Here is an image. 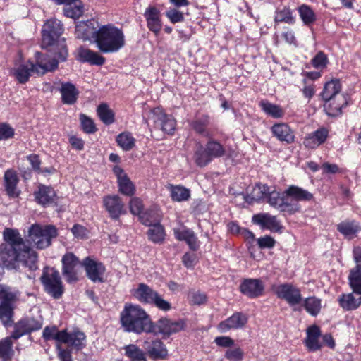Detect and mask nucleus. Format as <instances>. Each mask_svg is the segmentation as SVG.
<instances>
[{
	"instance_id": "f257e3e1",
	"label": "nucleus",
	"mask_w": 361,
	"mask_h": 361,
	"mask_svg": "<svg viewBox=\"0 0 361 361\" xmlns=\"http://www.w3.org/2000/svg\"><path fill=\"white\" fill-rule=\"evenodd\" d=\"M3 237L8 243L0 245V257L5 266L16 267L22 265L32 270L37 269V253L25 244L18 230L6 228Z\"/></svg>"
},
{
	"instance_id": "f03ea898",
	"label": "nucleus",
	"mask_w": 361,
	"mask_h": 361,
	"mask_svg": "<svg viewBox=\"0 0 361 361\" xmlns=\"http://www.w3.org/2000/svg\"><path fill=\"white\" fill-rule=\"evenodd\" d=\"M244 199L249 204L266 200L271 207L288 214H293L299 209L296 203H289L281 197L279 192L262 183H257Z\"/></svg>"
},
{
	"instance_id": "7ed1b4c3",
	"label": "nucleus",
	"mask_w": 361,
	"mask_h": 361,
	"mask_svg": "<svg viewBox=\"0 0 361 361\" xmlns=\"http://www.w3.org/2000/svg\"><path fill=\"white\" fill-rule=\"evenodd\" d=\"M63 32L61 21L57 19L47 20L42 29V47H51L50 51L54 53L52 59L57 61H64L68 56V51L63 38L61 35Z\"/></svg>"
},
{
	"instance_id": "20e7f679",
	"label": "nucleus",
	"mask_w": 361,
	"mask_h": 361,
	"mask_svg": "<svg viewBox=\"0 0 361 361\" xmlns=\"http://www.w3.org/2000/svg\"><path fill=\"white\" fill-rule=\"evenodd\" d=\"M120 317L125 331L140 334L153 331V324L149 317L139 305L126 304Z\"/></svg>"
},
{
	"instance_id": "39448f33",
	"label": "nucleus",
	"mask_w": 361,
	"mask_h": 361,
	"mask_svg": "<svg viewBox=\"0 0 361 361\" xmlns=\"http://www.w3.org/2000/svg\"><path fill=\"white\" fill-rule=\"evenodd\" d=\"M35 63L28 61L25 63H16L11 70V74L20 83H25L28 81L31 75L34 73L38 75H44L48 71L55 70L57 66V61L51 59L50 56H45L37 52L35 54Z\"/></svg>"
},
{
	"instance_id": "423d86ee",
	"label": "nucleus",
	"mask_w": 361,
	"mask_h": 361,
	"mask_svg": "<svg viewBox=\"0 0 361 361\" xmlns=\"http://www.w3.org/2000/svg\"><path fill=\"white\" fill-rule=\"evenodd\" d=\"M126 44L123 30L112 24L102 25L97 30V47L103 53H114Z\"/></svg>"
},
{
	"instance_id": "0eeeda50",
	"label": "nucleus",
	"mask_w": 361,
	"mask_h": 361,
	"mask_svg": "<svg viewBox=\"0 0 361 361\" xmlns=\"http://www.w3.org/2000/svg\"><path fill=\"white\" fill-rule=\"evenodd\" d=\"M43 338L46 341L54 340L57 350L58 345L61 347V344H66L77 350H81L86 345V336L79 330L68 333L66 330L59 331L56 326H47L43 331Z\"/></svg>"
},
{
	"instance_id": "6e6552de",
	"label": "nucleus",
	"mask_w": 361,
	"mask_h": 361,
	"mask_svg": "<svg viewBox=\"0 0 361 361\" xmlns=\"http://www.w3.org/2000/svg\"><path fill=\"white\" fill-rule=\"evenodd\" d=\"M57 235V229L54 226L33 224L27 230L26 240L33 247L44 250L51 245L52 240Z\"/></svg>"
},
{
	"instance_id": "1a4fd4ad",
	"label": "nucleus",
	"mask_w": 361,
	"mask_h": 361,
	"mask_svg": "<svg viewBox=\"0 0 361 361\" xmlns=\"http://www.w3.org/2000/svg\"><path fill=\"white\" fill-rule=\"evenodd\" d=\"M349 284L353 293L342 294L338 298L340 306L348 311L357 309L361 305V267L350 270Z\"/></svg>"
},
{
	"instance_id": "9d476101",
	"label": "nucleus",
	"mask_w": 361,
	"mask_h": 361,
	"mask_svg": "<svg viewBox=\"0 0 361 361\" xmlns=\"http://www.w3.org/2000/svg\"><path fill=\"white\" fill-rule=\"evenodd\" d=\"M45 290L54 298H59L63 293V286L59 271L46 268L41 277Z\"/></svg>"
},
{
	"instance_id": "9b49d317",
	"label": "nucleus",
	"mask_w": 361,
	"mask_h": 361,
	"mask_svg": "<svg viewBox=\"0 0 361 361\" xmlns=\"http://www.w3.org/2000/svg\"><path fill=\"white\" fill-rule=\"evenodd\" d=\"M186 328V322L183 319L172 321L167 318H161L153 325V331L155 334H160L163 336L169 337L173 334L178 333Z\"/></svg>"
},
{
	"instance_id": "f8f14e48",
	"label": "nucleus",
	"mask_w": 361,
	"mask_h": 361,
	"mask_svg": "<svg viewBox=\"0 0 361 361\" xmlns=\"http://www.w3.org/2000/svg\"><path fill=\"white\" fill-rule=\"evenodd\" d=\"M16 299V295L11 288L0 284V319L4 325L8 324L12 315L11 302Z\"/></svg>"
},
{
	"instance_id": "ddd939ff",
	"label": "nucleus",
	"mask_w": 361,
	"mask_h": 361,
	"mask_svg": "<svg viewBox=\"0 0 361 361\" xmlns=\"http://www.w3.org/2000/svg\"><path fill=\"white\" fill-rule=\"evenodd\" d=\"M275 293L279 298L286 300L290 306L298 305L302 301L300 289L291 283H283L276 286Z\"/></svg>"
},
{
	"instance_id": "4468645a",
	"label": "nucleus",
	"mask_w": 361,
	"mask_h": 361,
	"mask_svg": "<svg viewBox=\"0 0 361 361\" xmlns=\"http://www.w3.org/2000/svg\"><path fill=\"white\" fill-rule=\"evenodd\" d=\"M281 197L284 198V200L289 203H296L299 207V209L296 212H300L301 209L299 202H309L314 198L311 192L294 185L288 186V188L281 194Z\"/></svg>"
},
{
	"instance_id": "2eb2a0df",
	"label": "nucleus",
	"mask_w": 361,
	"mask_h": 361,
	"mask_svg": "<svg viewBox=\"0 0 361 361\" xmlns=\"http://www.w3.org/2000/svg\"><path fill=\"white\" fill-rule=\"evenodd\" d=\"M147 216L148 214H143L141 216V221L142 224L149 226L147 231L149 239L156 243L163 242L165 237L164 227L160 224H152L153 221L159 220L160 215L158 213L153 214V216L151 217L152 220H149Z\"/></svg>"
},
{
	"instance_id": "dca6fc26",
	"label": "nucleus",
	"mask_w": 361,
	"mask_h": 361,
	"mask_svg": "<svg viewBox=\"0 0 361 361\" xmlns=\"http://www.w3.org/2000/svg\"><path fill=\"white\" fill-rule=\"evenodd\" d=\"M252 221L262 229L269 230L271 232H282L283 226L277 216L269 213H259L253 215Z\"/></svg>"
},
{
	"instance_id": "f3484780",
	"label": "nucleus",
	"mask_w": 361,
	"mask_h": 361,
	"mask_svg": "<svg viewBox=\"0 0 361 361\" xmlns=\"http://www.w3.org/2000/svg\"><path fill=\"white\" fill-rule=\"evenodd\" d=\"M63 274L66 281L72 283L78 280L77 267L79 265V260L73 253L66 254L62 258Z\"/></svg>"
},
{
	"instance_id": "a211bd4d",
	"label": "nucleus",
	"mask_w": 361,
	"mask_h": 361,
	"mask_svg": "<svg viewBox=\"0 0 361 361\" xmlns=\"http://www.w3.org/2000/svg\"><path fill=\"white\" fill-rule=\"evenodd\" d=\"M42 326V319L39 317L35 318H25L19 321L16 325L12 337L17 339L25 334L30 333L33 331H37Z\"/></svg>"
},
{
	"instance_id": "6ab92c4d",
	"label": "nucleus",
	"mask_w": 361,
	"mask_h": 361,
	"mask_svg": "<svg viewBox=\"0 0 361 361\" xmlns=\"http://www.w3.org/2000/svg\"><path fill=\"white\" fill-rule=\"evenodd\" d=\"M151 114L154 122L160 126L164 132L168 134H172L174 132L176 122L171 116L166 114L159 107L152 110Z\"/></svg>"
},
{
	"instance_id": "aec40b11",
	"label": "nucleus",
	"mask_w": 361,
	"mask_h": 361,
	"mask_svg": "<svg viewBox=\"0 0 361 361\" xmlns=\"http://www.w3.org/2000/svg\"><path fill=\"white\" fill-rule=\"evenodd\" d=\"M82 265L84 267L87 273V277L94 283L104 282V274L105 272V267L101 263L90 257H86Z\"/></svg>"
},
{
	"instance_id": "412c9836",
	"label": "nucleus",
	"mask_w": 361,
	"mask_h": 361,
	"mask_svg": "<svg viewBox=\"0 0 361 361\" xmlns=\"http://www.w3.org/2000/svg\"><path fill=\"white\" fill-rule=\"evenodd\" d=\"M247 317L241 312H235L226 319L221 322L217 326L221 333H226L231 329L243 328L247 322Z\"/></svg>"
},
{
	"instance_id": "4be33fe9",
	"label": "nucleus",
	"mask_w": 361,
	"mask_h": 361,
	"mask_svg": "<svg viewBox=\"0 0 361 361\" xmlns=\"http://www.w3.org/2000/svg\"><path fill=\"white\" fill-rule=\"evenodd\" d=\"M240 289L245 295L254 298L262 295L264 286L260 279H247L241 283Z\"/></svg>"
},
{
	"instance_id": "5701e85b",
	"label": "nucleus",
	"mask_w": 361,
	"mask_h": 361,
	"mask_svg": "<svg viewBox=\"0 0 361 361\" xmlns=\"http://www.w3.org/2000/svg\"><path fill=\"white\" fill-rule=\"evenodd\" d=\"M144 348L150 357L153 359H165L168 351L165 345L159 339L147 338L144 342Z\"/></svg>"
},
{
	"instance_id": "b1692460",
	"label": "nucleus",
	"mask_w": 361,
	"mask_h": 361,
	"mask_svg": "<svg viewBox=\"0 0 361 361\" xmlns=\"http://www.w3.org/2000/svg\"><path fill=\"white\" fill-rule=\"evenodd\" d=\"M19 178L16 171L8 169L4 176V185L6 194L11 198L18 197L20 190L18 188Z\"/></svg>"
},
{
	"instance_id": "393cba45",
	"label": "nucleus",
	"mask_w": 361,
	"mask_h": 361,
	"mask_svg": "<svg viewBox=\"0 0 361 361\" xmlns=\"http://www.w3.org/2000/svg\"><path fill=\"white\" fill-rule=\"evenodd\" d=\"M114 173L117 178L119 192L126 195H133L135 187L125 171L119 166H115L113 169Z\"/></svg>"
},
{
	"instance_id": "a878e982",
	"label": "nucleus",
	"mask_w": 361,
	"mask_h": 361,
	"mask_svg": "<svg viewBox=\"0 0 361 361\" xmlns=\"http://www.w3.org/2000/svg\"><path fill=\"white\" fill-rule=\"evenodd\" d=\"M103 204L112 219H118L123 212L124 204L118 195L104 197Z\"/></svg>"
},
{
	"instance_id": "bb28decb",
	"label": "nucleus",
	"mask_w": 361,
	"mask_h": 361,
	"mask_svg": "<svg viewBox=\"0 0 361 361\" xmlns=\"http://www.w3.org/2000/svg\"><path fill=\"white\" fill-rule=\"evenodd\" d=\"M328 135L329 130L325 128H320L308 134L305 137L303 144L307 148L315 149L326 140Z\"/></svg>"
},
{
	"instance_id": "cd10ccee",
	"label": "nucleus",
	"mask_w": 361,
	"mask_h": 361,
	"mask_svg": "<svg viewBox=\"0 0 361 361\" xmlns=\"http://www.w3.org/2000/svg\"><path fill=\"white\" fill-rule=\"evenodd\" d=\"M76 53L77 58L82 62H87L97 66H102L105 62V59L99 54L83 47H79Z\"/></svg>"
},
{
	"instance_id": "c85d7f7f",
	"label": "nucleus",
	"mask_w": 361,
	"mask_h": 361,
	"mask_svg": "<svg viewBox=\"0 0 361 361\" xmlns=\"http://www.w3.org/2000/svg\"><path fill=\"white\" fill-rule=\"evenodd\" d=\"M144 16L149 30L158 35L161 29L159 11L154 6H149L146 8Z\"/></svg>"
},
{
	"instance_id": "c756f323",
	"label": "nucleus",
	"mask_w": 361,
	"mask_h": 361,
	"mask_svg": "<svg viewBox=\"0 0 361 361\" xmlns=\"http://www.w3.org/2000/svg\"><path fill=\"white\" fill-rule=\"evenodd\" d=\"M348 104L347 98L345 95L338 96L334 99L325 101L324 109L325 112L329 116H338L341 114L342 109Z\"/></svg>"
},
{
	"instance_id": "7c9ffc66",
	"label": "nucleus",
	"mask_w": 361,
	"mask_h": 361,
	"mask_svg": "<svg viewBox=\"0 0 361 361\" xmlns=\"http://www.w3.org/2000/svg\"><path fill=\"white\" fill-rule=\"evenodd\" d=\"M35 200L44 207L49 206L55 201L56 192L53 188L41 185L34 193Z\"/></svg>"
},
{
	"instance_id": "2f4dec72",
	"label": "nucleus",
	"mask_w": 361,
	"mask_h": 361,
	"mask_svg": "<svg viewBox=\"0 0 361 361\" xmlns=\"http://www.w3.org/2000/svg\"><path fill=\"white\" fill-rule=\"evenodd\" d=\"M271 132L281 142H285L288 144L294 142V133L286 123H279L274 124L271 127Z\"/></svg>"
},
{
	"instance_id": "473e14b6",
	"label": "nucleus",
	"mask_w": 361,
	"mask_h": 361,
	"mask_svg": "<svg viewBox=\"0 0 361 361\" xmlns=\"http://www.w3.org/2000/svg\"><path fill=\"white\" fill-rule=\"evenodd\" d=\"M75 35L78 38L83 40H93L96 43L97 30L93 26V23L82 22L75 27Z\"/></svg>"
},
{
	"instance_id": "72a5a7b5",
	"label": "nucleus",
	"mask_w": 361,
	"mask_h": 361,
	"mask_svg": "<svg viewBox=\"0 0 361 361\" xmlns=\"http://www.w3.org/2000/svg\"><path fill=\"white\" fill-rule=\"evenodd\" d=\"M59 91L63 104L71 105L76 102L79 92L73 83L61 82Z\"/></svg>"
},
{
	"instance_id": "f704fd0d",
	"label": "nucleus",
	"mask_w": 361,
	"mask_h": 361,
	"mask_svg": "<svg viewBox=\"0 0 361 361\" xmlns=\"http://www.w3.org/2000/svg\"><path fill=\"white\" fill-rule=\"evenodd\" d=\"M173 233L175 237L178 240L185 241L190 249L196 250L199 247V243L197 237L194 233L185 227L174 228Z\"/></svg>"
},
{
	"instance_id": "c9c22d12",
	"label": "nucleus",
	"mask_w": 361,
	"mask_h": 361,
	"mask_svg": "<svg viewBox=\"0 0 361 361\" xmlns=\"http://www.w3.org/2000/svg\"><path fill=\"white\" fill-rule=\"evenodd\" d=\"M131 293L139 301L151 304L157 293L147 285L140 283L137 288L132 290Z\"/></svg>"
},
{
	"instance_id": "e433bc0d",
	"label": "nucleus",
	"mask_w": 361,
	"mask_h": 361,
	"mask_svg": "<svg viewBox=\"0 0 361 361\" xmlns=\"http://www.w3.org/2000/svg\"><path fill=\"white\" fill-rule=\"evenodd\" d=\"M341 90V85L340 81L337 79H334L325 83L320 95L325 102L337 98L338 96L343 95L340 93Z\"/></svg>"
},
{
	"instance_id": "4c0bfd02",
	"label": "nucleus",
	"mask_w": 361,
	"mask_h": 361,
	"mask_svg": "<svg viewBox=\"0 0 361 361\" xmlns=\"http://www.w3.org/2000/svg\"><path fill=\"white\" fill-rule=\"evenodd\" d=\"M360 229V224L355 221L345 220L337 225V230L349 239L355 237Z\"/></svg>"
},
{
	"instance_id": "58836bf2",
	"label": "nucleus",
	"mask_w": 361,
	"mask_h": 361,
	"mask_svg": "<svg viewBox=\"0 0 361 361\" xmlns=\"http://www.w3.org/2000/svg\"><path fill=\"white\" fill-rule=\"evenodd\" d=\"M320 330L317 326H312L307 330V338L305 344L310 350L315 351L319 350L322 345L319 341Z\"/></svg>"
},
{
	"instance_id": "ea45409f",
	"label": "nucleus",
	"mask_w": 361,
	"mask_h": 361,
	"mask_svg": "<svg viewBox=\"0 0 361 361\" xmlns=\"http://www.w3.org/2000/svg\"><path fill=\"white\" fill-rule=\"evenodd\" d=\"M12 336L0 341V358L2 361H11L14 354L13 349Z\"/></svg>"
},
{
	"instance_id": "a19ab883",
	"label": "nucleus",
	"mask_w": 361,
	"mask_h": 361,
	"mask_svg": "<svg viewBox=\"0 0 361 361\" xmlns=\"http://www.w3.org/2000/svg\"><path fill=\"white\" fill-rule=\"evenodd\" d=\"M167 188L173 201H185L190 197V190L181 185H169Z\"/></svg>"
},
{
	"instance_id": "79ce46f5",
	"label": "nucleus",
	"mask_w": 361,
	"mask_h": 361,
	"mask_svg": "<svg viewBox=\"0 0 361 361\" xmlns=\"http://www.w3.org/2000/svg\"><path fill=\"white\" fill-rule=\"evenodd\" d=\"M118 145L125 151L132 149L135 145V139L129 132H123L116 137Z\"/></svg>"
},
{
	"instance_id": "37998d69",
	"label": "nucleus",
	"mask_w": 361,
	"mask_h": 361,
	"mask_svg": "<svg viewBox=\"0 0 361 361\" xmlns=\"http://www.w3.org/2000/svg\"><path fill=\"white\" fill-rule=\"evenodd\" d=\"M259 106L267 114L273 118H279L284 115L283 110L279 106L267 101L260 102Z\"/></svg>"
},
{
	"instance_id": "c03bdc74",
	"label": "nucleus",
	"mask_w": 361,
	"mask_h": 361,
	"mask_svg": "<svg viewBox=\"0 0 361 361\" xmlns=\"http://www.w3.org/2000/svg\"><path fill=\"white\" fill-rule=\"evenodd\" d=\"M303 306L310 314L316 316L321 310L322 301L316 297H310L304 300Z\"/></svg>"
},
{
	"instance_id": "a18cd8bd",
	"label": "nucleus",
	"mask_w": 361,
	"mask_h": 361,
	"mask_svg": "<svg viewBox=\"0 0 361 361\" xmlns=\"http://www.w3.org/2000/svg\"><path fill=\"white\" fill-rule=\"evenodd\" d=\"M125 354L131 361H147L143 351L134 344L126 345L124 348Z\"/></svg>"
},
{
	"instance_id": "49530a36",
	"label": "nucleus",
	"mask_w": 361,
	"mask_h": 361,
	"mask_svg": "<svg viewBox=\"0 0 361 361\" xmlns=\"http://www.w3.org/2000/svg\"><path fill=\"white\" fill-rule=\"evenodd\" d=\"M212 159L207 148L204 149L202 146H200L195 151V161L200 166H206Z\"/></svg>"
},
{
	"instance_id": "de8ad7c7",
	"label": "nucleus",
	"mask_w": 361,
	"mask_h": 361,
	"mask_svg": "<svg viewBox=\"0 0 361 361\" xmlns=\"http://www.w3.org/2000/svg\"><path fill=\"white\" fill-rule=\"evenodd\" d=\"M97 114L105 124L109 125L114 121V114L112 110L105 104H102L98 106Z\"/></svg>"
},
{
	"instance_id": "09e8293b",
	"label": "nucleus",
	"mask_w": 361,
	"mask_h": 361,
	"mask_svg": "<svg viewBox=\"0 0 361 361\" xmlns=\"http://www.w3.org/2000/svg\"><path fill=\"white\" fill-rule=\"evenodd\" d=\"M243 357V350L240 347L234 345L228 348L224 354V357L229 361H242Z\"/></svg>"
},
{
	"instance_id": "8fccbe9b",
	"label": "nucleus",
	"mask_w": 361,
	"mask_h": 361,
	"mask_svg": "<svg viewBox=\"0 0 361 361\" xmlns=\"http://www.w3.org/2000/svg\"><path fill=\"white\" fill-rule=\"evenodd\" d=\"M212 158L219 157L224 154V149L222 145L216 141H209L206 147Z\"/></svg>"
},
{
	"instance_id": "3c124183",
	"label": "nucleus",
	"mask_w": 361,
	"mask_h": 361,
	"mask_svg": "<svg viewBox=\"0 0 361 361\" xmlns=\"http://www.w3.org/2000/svg\"><path fill=\"white\" fill-rule=\"evenodd\" d=\"M298 12L301 19L305 24L311 23L315 19L313 11L306 5H302L299 7Z\"/></svg>"
},
{
	"instance_id": "603ef678",
	"label": "nucleus",
	"mask_w": 361,
	"mask_h": 361,
	"mask_svg": "<svg viewBox=\"0 0 361 361\" xmlns=\"http://www.w3.org/2000/svg\"><path fill=\"white\" fill-rule=\"evenodd\" d=\"M328 62L329 61L326 55L322 51L318 52L311 60L312 65L317 69H323L326 68Z\"/></svg>"
},
{
	"instance_id": "864d4df0",
	"label": "nucleus",
	"mask_w": 361,
	"mask_h": 361,
	"mask_svg": "<svg viewBox=\"0 0 361 361\" xmlns=\"http://www.w3.org/2000/svg\"><path fill=\"white\" fill-rule=\"evenodd\" d=\"M143 209V204L142 201L138 198H133L130 202V210L131 213L134 215H140V217L143 215L142 214V211ZM145 214H148L147 218L153 216L150 213L146 212Z\"/></svg>"
},
{
	"instance_id": "5fc2aeb1",
	"label": "nucleus",
	"mask_w": 361,
	"mask_h": 361,
	"mask_svg": "<svg viewBox=\"0 0 361 361\" xmlns=\"http://www.w3.org/2000/svg\"><path fill=\"white\" fill-rule=\"evenodd\" d=\"M188 300L193 305H202L206 302L207 295L200 291H191L188 295Z\"/></svg>"
},
{
	"instance_id": "6e6d98bb",
	"label": "nucleus",
	"mask_w": 361,
	"mask_h": 361,
	"mask_svg": "<svg viewBox=\"0 0 361 361\" xmlns=\"http://www.w3.org/2000/svg\"><path fill=\"white\" fill-rule=\"evenodd\" d=\"M80 122L83 130L87 133H93L96 131V127L93 121L84 114H81Z\"/></svg>"
},
{
	"instance_id": "4d7b16f0",
	"label": "nucleus",
	"mask_w": 361,
	"mask_h": 361,
	"mask_svg": "<svg viewBox=\"0 0 361 361\" xmlns=\"http://www.w3.org/2000/svg\"><path fill=\"white\" fill-rule=\"evenodd\" d=\"M71 232L75 238L78 239H86L89 237V231L83 226L75 224L71 228Z\"/></svg>"
},
{
	"instance_id": "13d9d810",
	"label": "nucleus",
	"mask_w": 361,
	"mask_h": 361,
	"mask_svg": "<svg viewBox=\"0 0 361 361\" xmlns=\"http://www.w3.org/2000/svg\"><path fill=\"white\" fill-rule=\"evenodd\" d=\"M209 117L207 116H204L200 119L195 121L192 123L193 129L198 133H204L205 128L209 124Z\"/></svg>"
},
{
	"instance_id": "bf43d9fd",
	"label": "nucleus",
	"mask_w": 361,
	"mask_h": 361,
	"mask_svg": "<svg viewBox=\"0 0 361 361\" xmlns=\"http://www.w3.org/2000/svg\"><path fill=\"white\" fill-rule=\"evenodd\" d=\"M14 135V130L8 124L0 123V140L11 138Z\"/></svg>"
},
{
	"instance_id": "052dcab7",
	"label": "nucleus",
	"mask_w": 361,
	"mask_h": 361,
	"mask_svg": "<svg viewBox=\"0 0 361 361\" xmlns=\"http://www.w3.org/2000/svg\"><path fill=\"white\" fill-rule=\"evenodd\" d=\"M166 16L172 23L183 22L184 20L183 13L175 8L167 11Z\"/></svg>"
},
{
	"instance_id": "680f3d73",
	"label": "nucleus",
	"mask_w": 361,
	"mask_h": 361,
	"mask_svg": "<svg viewBox=\"0 0 361 361\" xmlns=\"http://www.w3.org/2000/svg\"><path fill=\"white\" fill-rule=\"evenodd\" d=\"M152 304H154L157 308L163 311H168L171 308V304L163 299L158 293L156 294V297L153 299Z\"/></svg>"
},
{
	"instance_id": "e2e57ef3",
	"label": "nucleus",
	"mask_w": 361,
	"mask_h": 361,
	"mask_svg": "<svg viewBox=\"0 0 361 361\" xmlns=\"http://www.w3.org/2000/svg\"><path fill=\"white\" fill-rule=\"evenodd\" d=\"M275 243V240L269 235H265L257 239V245L262 249L272 248L274 247Z\"/></svg>"
},
{
	"instance_id": "0e129e2a",
	"label": "nucleus",
	"mask_w": 361,
	"mask_h": 361,
	"mask_svg": "<svg viewBox=\"0 0 361 361\" xmlns=\"http://www.w3.org/2000/svg\"><path fill=\"white\" fill-rule=\"evenodd\" d=\"M320 169L322 170L323 174H335L341 173L340 168L336 164L325 162L322 164Z\"/></svg>"
},
{
	"instance_id": "69168bd1",
	"label": "nucleus",
	"mask_w": 361,
	"mask_h": 361,
	"mask_svg": "<svg viewBox=\"0 0 361 361\" xmlns=\"http://www.w3.org/2000/svg\"><path fill=\"white\" fill-rule=\"evenodd\" d=\"M215 343L221 347L228 348L234 345V341L228 336H219L214 339Z\"/></svg>"
},
{
	"instance_id": "338daca9",
	"label": "nucleus",
	"mask_w": 361,
	"mask_h": 361,
	"mask_svg": "<svg viewBox=\"0 0 361 361\" xmlns=\"http://www.w3.org/2000/svg\"><path fill=\"white\" fill-rule=\"evenodd\" d=\"M182 261L186 267H193L197 262L196 255L193 253L187 252L183 255Z\"/></svg>"
},
{
	"instance_id": "774afa93",
	"label": "nucleus",
	"mask_w": 361,
	"mask_h": 361,
	"mask_svg": "<svg viewBox=\"0 0 361 361\" xmlns=\"http://www.w3.org/2000/svg\"><path fill=\"white\" fill-rule=\"evenodd\" d=\"M276 21L290 23L292 22V16L288 9H283L279 12L276 16Z\"/></svg>"
}]
</instances>
